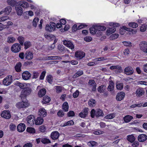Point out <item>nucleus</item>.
I'll use <instances>...</instances> for the list:
<instances>
[{
	"mask_svg": "<svg viewBox=\"0 0 147 147\" xmlns=\"http://www.w3.org/2000/svg\"><path fill=\"white\" fill-rule=\"evenodd\" d=\"M106 29V27L103 26L98 25L96 24H94L92 25V35L96 34L97 36H98L101 35V31H103Z\"/></svg>",
	"mask_w": 147,
	"mask_h": 147,
	"instance_id": "nucleus-1",
	"label": "nucleus"
},
{
	"mask_svg": "<svg viewBox=\"0 0 147 147\" xmlns=\"http://www.w3.org/2000/svg\"><path fill=\"white\" fill-rule=\"evenodd\" d=\"M31 91L32 90L30 88L26 87L22 90L20 96L22 98L26 97L30 94Z\"/></svg>",
	"mask_w": 147,
	"mask_h": 147,
	"instance_id": "nucleus-2",
	"label": "nucleus"
},
{
	"mask_svg": "<svg viewBox=\"0 0 147 147\" xmlns=\"http://www.w3.org/2000/svg\"><path fill=\"white\" fill-rule=\"evenodd\" d=\"M21 49V45L18 43L14 44L11 47V51L14 53L19 52L20 51Z\"/></svg>",
	"mask_w": 147,
	"mask_h": 147,
	"instance_id": "nucleus-3",
	"label": "nucleus"
},
{
	"mask_svg": "<svg viewBox=\"0 0 147 147\" xmlns=\"http://www.w3.org/2000/svg\"><path fill=\"white\" fill-rule=\"evenodd\" d=\"M104 114L102 111L100 109H97L95 110L92 109V118L94 117V116H96V117L100 116H103Z\"/></svg>",
	"mask_w": 147,
	"mask_h": 147,
	"instance_id": "nucleus-4",
	"label": "nucleus"
},
{
	"mask_svg": "<svg viewBox=\"0 0 147 147\" xmlns=\"http://www.w3.org/2000/svg\"><path fill=\"white\" fill-rule=\"evenodd\" d=\"M140 50L144 53H147V42L145 41L141 42L139 44Z\"/></svg>",
	"mask_w": 147,
	"mask_h": 147,
	"instance_id": "nucleus-5",
	"label": "nucleus"
},
{
	"mask_svg": "<svg viewBox=\"0 0 147 147\" xmlns=\"http://www.w3.org/2000/svg\"><path fill=\"white\" fill-rule=\"evenodd\" d=\"M13 81V78L10 75L7 76L4 78L3 81V84L4 85L8 86Z\"/></svg>",
	"mask_w": 147,
	"mask_h": 147,
	"instance_id": "nucleus-6",
	"label": "nucleus"
},
{
	"mask_svg": "<svg viewBox=\"0 0 147 147\" xmlns=\"http://www.w3.org/2000/svg\"><path fill=\"white\" fill-rule=\"evenodd\" d=\"M29 104L24 101H21L18 102L16 105V107L18 109L25 108L28 107Z\"/></svg>",
	"mask_w": 147,
	"mask_h": 147,
	"instance_id": "nucleus-7",
	"label": "nucleus"
},
{
	"mask_svg": "<svg viewBox=\"0 0 147 147\" xmlns=\"http://www.w3.org/2000/svg\"><path fill=\"white\" fill-rule=\"evenodd\" d=\"M85 55V53L81 51H78L75 53V57L78 59H80L83 58Z\"/></svg>",
	"mask_w": 147,
	"mask_h": 147,
	"instance_id": "nucleus-8",
	"label": "nucleus"
},
{
	"mask_svg": "<svg viewBox=\"0 0 147 147\" xmlns=\"http://www.w3.org/2000/svg\"><path fill=\"white\" fill-rule=\"evenodd\" d=\"M25 59L28 60H30L32 59L33 57V54L31 52L27 51L24 54Z\"/></svg>",
	"mask_w": 147,
	"mask_h": 147,
	"instance_id": "nucleus-9",
	"label": "nucleus"
},
{
	"mask_svg": "<svg viewBox=\"0 0 147 147\" xmlns=\"http://www.w3.org/2000/svg\"><path fill=\"white\" fill-rule=\"evenodd\" d=\"M63 44L65 45L72 50L74 48V45L71 42L70 40H65L63 41Z\"/></svg>",
	"mask_w": 147,
	"mask_h": 147,
	"instance_id": "nucleus-10",
	"label": "nucleus"
},
{
	"mask_svg": "<svg viewBox=\"0 0 147 147\" xmlns=\"http://www.w3.org/2000/svg\"><path fill=\"white\" fill-rule=\"evenodd\" d=\"M31 74L28 71H25L23 72L22 74V77L25 80H29L31 77Z\"/></svg>",
	"mask_w": 147,
	"mask_h": 147,
	"instance_id": "nucleus-11",
	"label": "nucleus"
},
{
	"mask_svg": "<svg viewBox=\"0 0 147 147\" xmlns=\"http://www.w3.org/2000/svg\"><path fill=\"white\" fill-rule=\"evenodd\" d=\"M134 70L132 67L130 66L127 67L124 70L125 74L127 75H131L134 73Z\"/></svg>",
	"mask_w": 147,
	"mask_h": 147,
	"instance_id": "nucleus-12",
	"label": "nucleus"
},
{
	"mask_svg": "<svg viewBox=\"0 0 147 147\" xmlns=\"http://www.w3.org/2000/svg\"><path fill=\"white\" fill-rule=\"evenodd\" d=\"M1 116L6 119H9L11 117L10 112L8 111H3L1 114Z\"/></svg>",
	"mask_w": 147,
	"mask_h": 147,
	"instance_id": "nucleus-13",
	"label": "nucleus"
},
{
	"mask_svg": "<svg viewBox=\"0 0 147 147\" xmlns=\"http://www.w3.org/2000/svg\"><path fill=\"white\" fill-rule=\"evenodd\" d=\"M34 117L33 115H30L28 116L26 119L27 123L30 125H32L34 123Z\"/></svg>",
	"mask_w": 147,
	"mask_h": 147,
	"instance_id": "nucleus-14",
	"label": "nucleus"
},
{
	"mask_svg": "<svg viewBox=\"0 0 147 147\" xmlns=\"http://www.w3.org/2000/svg\"><path fill=\"white\" fill-rule=\"evenodd\" d=\"M88 110V109L87 108H84L83 110L79 113V116L81 118L85 117L87 115Z\"/></svg>",
	"mask_w": 147,
	"mask_h": 147,
	"instance_id": "nucleus-15",
	"label": "nucleus"
},
{
	"mask_svg": "<svg viewBox=\"0 0 147 147\" xmlns=\"http://www.w3.org/2000/svg\"><path fill=\"white\" fill-rule=\"evenodd\" d=\"M125 96V94L123 92H121L117 94L116 98L117 100L121 101L123 100Z\"/></svg>",
	"mask_w": 147,
	"mask_h": 147,
	"instance_id": "nucleus-16",
	"label": "nucleus"
},
{
	"mask_svg": "<svg viewBox=\"0 0 147 147\" xmlns=\"http://www.w3.org/2000/svg\"><path fill=\"white\" fill-rule=\"evenodd\" d=\"M59 136V133L56 131L53 132L51 135V137L53 140L57 139Z\"/></svg>",
	"mask_w": 147,
	"mask_h": 147,
	"instance_id": "nucleus-17",
	"label": "nucleus"
},
{
	"mask_svg": "<svg viewBox=\"0 0 147 147\" xmlns=\"http://www.w3.org/2000/svg\"><path fill=\"white\" fill-rule=\"evenodd\" d=\"M145 93L144 90L142 88H139L137 89L136 92V94L137 96L140 97L143 95Z\"/></svg>",
	"mask_w": 147,
	"mask_h": 147,
	"instance_id": "nucleus-18",
	"label": "nucleus"
},
{
	"mask_svg": "<svg viewBox=\"0 0 147 147\" xmlns=\"http://www.w3.org/2000/svg\"><path fill=\"white\" fill-rule=\"evenodd\" d=\"M26 129V126L25 125L22 123H21L19 124L17 127L18 131L20 132H22L23 131Z\"/></svg>",
	"mask_w": 147,
	"mask_h": 147,
	"instance_id": "nucleus-19",
	"label": "nucleus"
},
{
	"mask_svg": "<svg viewBox=\"0 0 147 147\" xmlns=\"http://www.w3.org/2000/svg\"><path fill=\"white\" fill-rule=\"evenodd\" d=\"M38 114L40 116L45 117L47 115V112L44 108H42L39 110Z\"/></svg>",
	"mask_w": 147,
	"mask_h": 147,
	"instance_id": "nucleus-20",
	"label": "nucleus"
},
{
	"mask_svg": "<svg viewBox=\"0 0 147 147\" xmlns=\"http://www.w3.org/2000/svg\"><path fill=\"white\" fill-rule=\"evenodd\" d=\"M147 139V136L144 134L140 135L138 137V140L140 142H144Z\"/></svg>",
	"mask_w": 147,
	"mask_h": 147,
	"instance_id": "nucleus-21",
	"label": "nucleus"
},
{
	"mask_svg": "<svg viewBox=\"0 0 147 147\" xmlns=\"http://www.w3.org/2000/svg\"><path fill=\"white\" fill-rule=\"evenodd\" d=\"M132 30V29L131 28H128L125 26H123L122 28L120 29L119 32L120 34L123 35L124 34L125 30L129 31H131Z\"/></svg>",
	"mask_w": 147,
	"mask_h": 147,
	"instance_id": "nucleus-22",
	"label": "nucleus"
},
{
	"mask_svg": "<svg viewBox=\"0 0 147 147\" xmlns=\"http://www.w3.org/2000/svg\"><path fill=\"white\" fill-rule=\"evenodd\" d=\"M16 84L18 86H19L20 88L23 89H24V88L26 87H28V85H30V84L28 83H22L19 82H17Z\"/></svg>",
	"mask_w": 147,
	"mask_h": 147,
	"instance_id": "nucleus-23",
	"label": "nucleus"
},
{
	"mask_svg": "<svg viewBox=\"0 0 147 147\" xmlns=\"http://www.w3.org/2000/svg\"><path fill=\"white\" fill-rule=\"evenodd\" d=\"M15 9L16 11L17 14L18 15L21 16L22 15L23 13V9L21 7H16Z\"/></svg>",
	"mask_w": 147,
	"mask_h": 147,
	"instance_id": "nucleus-24",
	"label": "nucleus"
},
{
	"mask_svg": "<svg viewBox=\"0 0 147 147\" xmlns=\"http://www.w3.org/2000/svg\"><path fill=\"white\" fill-rule=\"evenodd\" d=\"M44 120L41 117H38L35 121V123L36 125H40L42 124Z\"/></svg>",
	"mask_w": 147,
	"mask_h": 147,
	"instance_id": "nucleus-25",
	"label": "nucleus"
},
{
	"mask_svg": "<svg viewBox=\"0 0 147 147\" xmlns=\"http://www.w3.org/2000/svg\"><path fill=\"white\" fill-rule=\"evenodd\" d=\"M22 67V64L20 62L18 63L15 67L16 71L18 72H20L21 71V68Z\"/></svg>",
	"mask_w": 147,
	"mask_h": 147,
	"instance_id": "nucleus-26",
	"label": "nucleus"
},
{
	"mask_svg": "<svg viewBox=\"0 0 147 147\" xmlns=\"http://www.w3.org/2000/svg\"><path fill=\"white\" fill-rule=\"evenodd\" d=\"M133 119V117L132 116L129 115H127L124 117L123 120L125 122L127 123L130 122Z\"/></svg>",
	"mask_w": 147,
	"mask_h": 147,
	"instance_id": "nucleus-27",
	"label": "nucleus"
},
{
	"mask_svg": "<svg viewBox=\"0 0 147 147\" xmlns=\"http://www.w3.org/2000/svg\"><path fill=\"white\" fill-rule=\"evenodd\" d=\"M19 5L23 7L26 8L29 7V5L28 3L24 1H19L18 2Z\"/></svg>",
	"mask_w": 147,
	"mask_h": 147,
	"instance_id": "nucleus-28",
	"label": "nucleus"
},
{
	"mask_svg": "<svg viewBox=\"0 0 147 147\" xmlns=\"http://www.w3.org/2000/svg\"><path fill=\"white\" fill-rule=\"evenodd\" d=\"M106 86L104 85H102L99 86L97 88L98 91L100 93H103L105 90Z\"/></svg>",
	"mask_w": 147,
	"mask_h": 147,
	"instance_id": "nucleus-29",
	"label": "nucleus"
},
{
	"mask_svg": "<svg viewBox=\"0 0 147 147\" xmlns=\"http://www.w3.org/2000/svg\"><path fill=\"white\" fill-rule=\"evenodd\" d=\"M16 40V38L11 36L8 37L7 39V42L9 43H12L14 42Z\"/></svg>",
	"mask_w": 147,
	"mask_h": 147,
	"instance_id": "nucleus-30",
	"label": "nucleus"
},
{
	"mask_svg": "<svg viewBox=\"0 0 147 147\" xmlns=\"http://www.w3.org/2000/svg\"><path fill=\"white\" fill-rule=\"evenodd\" d=\"M46 92V90L45 88L41 89L38 92V95L40 97H42L45 95Z\"/></svg>",
	"mask_w": 147,
	"mask_h": 147,
	"instance_id": "nucleus-31",
	"label": "nucleus"
},
{
	"mask_svg": "<svg viewBox=\"0 0 147 147\" xmlns=\"http://www.w3.org/2000/svg\"><path fill=\"white\" fill-rule=\"evenodd\" d=\"M116 31V28H111L108 29L107 31V35H109L110 34L114 33Z\"/></svg>",
	"mask_w": 147,
	"mask_h": 147,
	"instance_id": "nucleus-32",
	"label": "nucleus"
},
{
	"mask_svg": "<svg viewBox=\"0 0 147 147\" xmlns=\"http://www.w3.org/2000/svg\"><path fill=\"white\" fill-rule=\"evenodd\" d=\"M12 10L11 7L10 6H8L3 9L4 13L5 14L8 15L11 12Z\"/></svg>",
	"mask_w": 147,
	"mask_h": 147,
	"instance_id": "nucleus-33",
	"label": "nucleus"
},
{
	"mask_svg": "<svg viewBox=\"0 0 147 147\" xmlns=\"http://www.w3.org/2000/svg\"><path fill=\"white\" fill-rule=\"evenodd\" d=\"M62 109L65 112H67L68 110L69 106L68 103L67 102H65L62 105Z\"/></svg>",
	"mask_w": 147,
	"mask_h": 147,
	"instance_id": "nucleus-34",
	"label": "nucleus"
},
{
	"mask_svg": "<svg viewBox=\"0 0 147 147\" xmlns=\"http://www.w3.org/2000/svg\"><path fill=\"white\" fill-rule=\"evenodd\" d=\"M7 3L9 5L12 7L15 6L17 4V2L14 0H8Z\"/></svg>",
	"mask_w": 147,
	"mask_h": 147,
	"instance_id": "nucleus-35",
	"label": "nucleus"
},
{
	"mask_svg": "<svg viewBox=\"0 0 147 147\" xmlns=\"http://www.w3.org/2000/svg\"><path fill=\"white\" fill-rule=\"evenodd\" d=\"M24 49H26L30 47L31 46V43L29 41H27L24 43Z\"/></svg>",
	"mask_w": 147,
	"mask_h": 147,
	"instance_id": "nucleus-36",
	"label": "nucleus"
},
{
	"mask_svg": "<svg viewBox=\"0 0 147 147\" xmlns=\"http://www.w3.org/2000/svg\"><path fill=\"white\" fill-rule=\"evenodd\" d=\"M24 37L22 36H19L17 39L18 40L20 45L22 46H23L24 44Z\"/></svg>",
	"mask_w": 147,
	"mask_h": 147,
	"instance_id": "nucleus-37",
	"label": "nucleus"
},
{
	"mask_svg": "<svg viewBox=\"0 0 147 147\" xmlns=\"http://www.w3.org/2000/svg\"><path fill=\"white\" fill-rule=\"evenodd\" d=\"M83 73V72L82 71H78L73 76V77L74 78H76L82 75Z\"/></svg>",
	"mask_w": 147,
	"mask_h": 147,
	"instance_id": "nucleus-38",
	"label": "nucleus"
},
{
	"mask_svg": "<svg viewBox=\"0 0 147 147\" xmlns=\"http://www.w3.org/2000/svg\"><path fill=\"white\" fill-rule=\"evenodd\" d=\"M51 99L48 96H45L43 98L42 102L43 104H46L48 103L50 101Z\"/></svg>",
	"mask_w": 147,
	"mask_h": 147,
	"instance_id": "nucleus-39",
	"label": "nucleus"
},
{
	"mask_svg": "<svg viewBox=\"0 0 147 147\" xmlns=\"http://www.w3.org/2000/svg\"><path fill=\"white\" fill-rule=\"evenodd\" d=\"M127 139L129 142H132L134 141L135 138L133 135H130L127 136Z\"/></svg>",
	"mask_w": 147,
	"mask_h": 147,
	"instance_id": "nucleus-40",
	"label": "nucleus"
},
{
	"mask_svg": "<svg viewBox=\"0 0 147 147\" xmlns=\"http://www.w3.org/2000/svg\"><path fill=\"white\" fill-rule=\"evenodd\" d=\"M114 85V84L113 82H110L108 87V90L109 91H111L113 90Z\"/></svg>",
	"mask_w": 147,
	"mask_h": 147,
	"instance_id": "nucleus-41",
	"label": "nucleus"
},
{
	"mask_svg": "<svg viewBox=\"0 0 147 147\" xmlns=\"http://www.w3.org/2000/svg\"><path fill=\"white\" fill-rule=\"evenodd\" d=\"M41 142L44 144L50 143H51L50 140L47 138H42Z\"/></svg>",
	"mask_w": 147,
	"mask_h": 147,
	"instance_id": "nucleus-42",
	"label": "nucleus"
},
{
	"mask_svg": "<svg viewBox=\"0 0 147 147\" xmlns=\"http://www.w3.org/2000/svg\"><path fill=\"white\" fill-rule=\"evenodd\" d=\"M53 80V78L51 75H49L47 76L46 80L49 83L52 84Z\"/></svg>",
	"mask_w": 147,
	"mask_h": 147,
	"instance_id": "nucleus-43",
	"label": "nucleus"
},
{
	"mask_svg": "<svg viewBox=\"0 0 147 147\" xmlns=\"http://www.w3.org/2000/svg\"><path fill=\"white\" fill-rule=\"evenodd\" d=\"M116 88L117 89L121 90L123 88V85L122 83L117 82L116 83Z\"/></svg>",
	"mask_w": 147,
	"mask_h": 147,
	"instance_id": "nucleus-44",
	"label": "nucleus"
},
{
	"mask_svg": "<svg viewBox=\"0 0 147 147\" xmlns=\"http://www.w3.org/2000/svg\"><path fill=\"white\" fill-rule=\"evenodd\" d=\"M26 130L29 133L32 134H34L35 133V130L33 127H28L27 128Z\"/></svg>",
	"mask_w": 147,
	"mask_h": 147,
	"instance_id": "nucleus-45",
	"label": "nucleus"
},
{
	"mask_svg": "<svg viewBox=\"0 0 147 147\" xmlns=\"http://www.w3.org/2000/svg\"><path fill=\"white\" fill-rule=\"evenodd\" d=\"M39 19L38 18H35L33 21V26L35 27H36L37 26V23L39 21Z\"/></svg>",
	"mask_w": 147,
	"mask_h": 147,
	"instance_id": "nucleus-46",
	"label": "nucleus"
},
{
	"mask_svg": "<svg viewBox=\"0 0 147 147\" xmlns=\"http://www.w3.org/2000/svg\"><path fill=\"white\" fill-rule=\"evenodd\" d=\"M115 117V115L114 113L109 114L105 117V118L106 119H112Z\"/></svg>",
	"mask_w": 147,
	"mask_h": 147,
	"instance_id": "nucleus-47",
	"label": "nucleus"
},
{
	"mask_svg": "<svg viewBox=\"0 0 147 147\" xmlns=\"http://www.w3.org/2000/svg\"><path fill=\"white\" fill-rule=\"evenodd\" d=\"M74 124V121L71 120L67 121V123H65L63 124V126H65L67 125H71Z\"/></svg>",
	"mask_w": 147,
	"mask_h": 147,
	"instance_id": "nucleus-48",
	"label": "nucleus"
},
{
	"mask_svg": "<svg viewBox=\"0 0 147 147\" xmlns=\"http://www.w3.org/2000/svg\"><path fill=\"white\" fill-rule=\"evenodd\" d=\"M117 34H112L110 36V40H113L117 38L119 36Z\"/></svg>",
	"mask_w": 147,
	"mask_h": 147,
	"instance_id": "nucleus-49",
	"label": "nucleus"
},
{
	"mask_svg": "<svg viewBox=\"0 0 147 147\" xmlns=\"http://www.w3.org/2000/svg\"><path fill=\"white\" fill-rule=\"evenodd\" d=\"M129 26L133 28H135L138 27V25L135 22H131L129 24Z\"/></svg>",
	"mask_w": 147,
	"mask_h": 147,
	"instance_id": "nucleus-50",
	"label": "nucleus"
},
{
	"mask_svg": "<svg viewBox=\"0 0 147 147\" xmlns=\"http://www.w3.org/2000/svg\"><path fill=\"white\" fill-rule=\"evenodd\" d=\"M140 30L142 32H144L147 29L146 25H142L140 27Z\"/></svg>",
	"mask_w": 147,
	"mask_h": 147,
	"instance_id": "nucleus-51",
	"label": "nucleus"
},
{
	"mask_svg": "<svg viewBox=\"0 0 147 147\" xmlns=\"http://www.w3.org/2000/svg\"><path fill=\"white\" fill-rule=\"evenodd\" d=\"M39 73H38V72L36 71H34L33 72V76L32 78L33 79L35 78L36 79L38 78L39 76Z\"/></svg>",
	"mask_w": 147,
	"mask_h": 147,
	"instance_id": "nucleus-52",
	"label": "nucleus"
},
{
	"mask_svg": "<svg viewBox=\"0 0 147 147\" xmlns=\"http://www.w3.org/2000/svg\"><path fill=\"white\" fill-rule=\"evenodd\" d=\"M96 84L94 80H92V91H95L96 90Z\"/></svg>",
	"mask_w": 147,
	"mask_h": 147,
	"instance_id": "nucleus-53",
	"label": "nucleus"
},
{
	"mask_svg": "<svg viewBox=\"0 0 147 147\" xmlns=\"http://www.w3.org/2000/svg\"><path fill=\"white\" fill-rule=\"evenodd\" d=\"M50 24L52 30L54 31L56 28V24L54 22H51Z\"/></svg>",
	"mask_w": 147,
	"mask_h": 147,
	"instance_id": "nucleus-54",
	"label": "nucleus"
},
{
	"mask_svg": "<svg viewBox=\"0 0 147 147\" xmlns=\"http://www.w3.org/2000/svg\"><path fill=\"white\" fill-rule=\"evenodd\" d=\"M55 89L57 93L61 92L62 91L61 87L59 86H55Z\"/></svg>",
	"mask_w": 147,
	"mask_h": 147,
	"instance_id": "nucleus-55",
	"label": "nucleus"
},
{
	"mask_svg": "<svg viewBox=\"0 0 147 147\" xmlns=\"http://www.w3.org/2000/svg\"><path fill=\"white\" fill-rule=\"evenodd\" d=\"M107 59H105L104 57H100L96 59H95L93 60V61H103L104 60H107Z\"/></svg>",
	"mask_w": 147,
	"mask_h": 147,
	"instance_id": "nucleus-56",
	"label": "nucleus"
},
{
	"mask_svg": "<svg viewBox=\"0 0 147 147\" xmlns=\"http://www.w3.org/2000/svg\"><path fill=\"white\" fill-rule=\"evenodd\" d=\"M142 106V104L140 103L138 104H134L130 106V107L131 108H134L136 107H140Z\"/></svg>",
	"mask_w": 147,
	"mask_h": 147,
	"instance_id": "nucleus-57",
	"label": "nucleus"
},
{
	"mask_svg": "<svg viewBox=\"0 0 147 147\" xmlns=\"http://www.w3.org/2000/svg\"><path fill=\"white\" fill-rule=\"evenodd\" d=\"M57 115L59 117H63L64 115V113L61 110H60L57 113Z\"/></svg>",
	"mask_w": 147,
	"mask_h": 147,
	"instance_id": "nucleus-58",
	"label": "nucleus"
},
{
	"mask_svg": "<svg viewBox=\"0 0 147 147\" xmlns=\"http://www.w3.org/2000/svg\"><path fill=\"white\" fill-rule=\"evenodd\" d=\"M46 73V72L45 71H43L42 72L40 76V79L42 80L44 79L45 75Z\"/></svg>",
	"mask_w": 147,
	"mask_h": 147,
	"instance_id": "nucleus-59",
	"label": "nucleus"
},
{
	"mask_svg": "<svg viewBox=\"0 0 147 147\" xmlns=\"http://www.w3.org/2000/svg\"><path fill=\"white\" fill-rule=\"evenodd\" d=\"M115 69L118 70L119 73H121L123 71L122 67L120 66L119 65L116 66Z\"/></svg>",
	"mask_w": 147,
	"mask_h": 147,
	"instance_id": "nucleus-60",
	"label": "nucleus"
},
{
	"mask_svg": "<svg viewBox=\"0 0 147 147\" xmlns=\"http://www.w3.org/2000/svg\"><path fill=\"white\" fill-rule=\"evenodd\" d=\"M123 43L125 46L130 47L131 46V43L130 42L124 41L123 42Z\"/></svg>",
	"mask_w": 147,
	"mask_h": 147,
	"instance_id": "nucleus-61",
	"label": "nucleus"
},
{
	"mask_svg": "<svg viewBox=\"0 0 147 147\" xmlns=\"http://www.w3.org/2000/svg\"><path fill=\"white\" fill-rule=\"evenodd\" d=\"M109 25L111 26H112L114 28V27H118L120 26V24L118 23L112 22L110 23Z\"/></svg>",
	"mask_w": 147,
	"mask_h": 147,
	"instance_id": "nucleus-62",
	"label": "nucleus"
},
{
	"mask_svg": "<svg viewBox=\"0 0 147 147\" xmlns=\"http://www.w3.org/2000/svg\"><path fill=\"white\" fill-rule=\"evenodd\" d=\"M40 131L42 132H44L46 130V128L45 126L43 125H42L39 128Z\"/></svg>",
	"mask_w": 147,
	"mask_h": 147,
	"instance_id": "nucleus-63",
	"label": "nucleus"
},
{
	"mask_svg": "<svg viewBox=\"0 0 147 147\" xmlns=\"http://www.w3.org/2000/svg\"><path fill=\"white\" fill-rule=\"evenodd\" d=\"M10 130L11 131H14L16 129V125L13 124H11L9 125Z\"/></svg>",
	"mask_w": 147,
	"mask_h": 147,
	"instance_id": "nucleus-64",
	"label": "nucleus"
}]
</instances>
